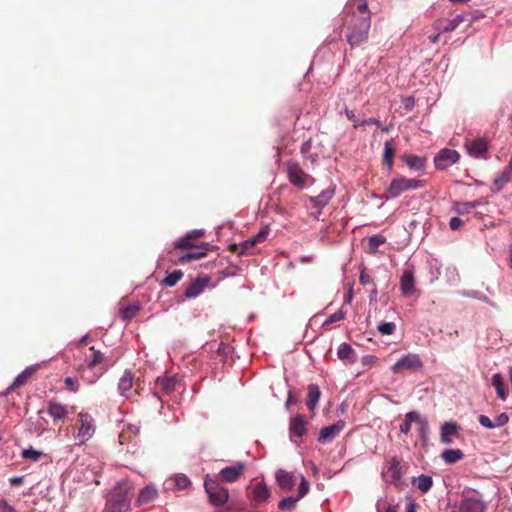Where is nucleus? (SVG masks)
<instances>
[{
    "label": "nucleus",
    "mask_w": 512,
    "mask_h": 512,
    "mask_svg": "<svg viewBox=\"0 0 512 512\" xmlns=\"http://www.w3.org/2000/svg\"><path fill=\"white\" fill-rule=\"evenodd\" d=\"M344 317H345L344 312H343L342 310H339V311H337V312H335V313L331 314V315L327 318V320L324 322V324H323V325H324V326H326V325H329V324H332V323L338 322V321H340V320L344 319Z\"/></svg>",
    "instance_id": "obj_50"
},
{
    "label": "nucleus",
    "mask_w": 512,
    "mask_h": 512,
    "mask_svg": "<svg viewBox=\"0 0 512 512\" xmlns=\"http://www.w3.org/2000/svg\"><path fill=\"white\" fill-rule=\"evenodd\" d=\"M512 180V155L503 172L494 180L491 187L492 192H500L506 184Z\"/></svg>",
    "instance_id": "obj_15"
},
{
    "label": "nucleus",
    "mask_w": 512,
    "mask_h": 512,
    "mask_svg": "<svg viewBox=\"0 0 512 512\" xmlns=\"http://www.w3.org/2000/svg\"><path fill=\"white\" fill-rule=\"evenodd\" d=\"M406 465L401 464V460L394 456L388 461L387 474L390 477V482L395 486L399 487L401 485V480L403 475L407 470Z\"/></svg>",
    "instance_id": "obj_10"
},
{
    "label": "nucleus",
    "mask_w": 512,
    "mask_h": 512,
    "mask_svg": "<svg viewBox=\"0 0 512 512\" xmlns=\"http://www.w3.org/2000/svg\"><path fill=\"white\" fill-rule=\"evenodd\" d=\"M345 114L347 116V118L351 121L354 122V127H358V126H361V122L357 119V117L355 116L354 112L352 110H349L348 108L345 109Z\"/></svg>",
    "instance_id": "obj_56"
},
{
    "label": "nucleus",
    "mask_w": 512,
    "mask_h": 512,
    "mask_svg": "<svg viewBox=\"0 0 512 512\" xmlns=\"http://www.w3.org/2000/svg\"><path fill=\"white\" fill-rule=\"evenodd\" d=\"M139 310H140V305L137 303L128 305V306L124 307L123 309H121V312H120L121 318L124 321H130L137 315Z\"/></svg>",
    "instance_id": "obj_37"
},
{
    "label": "nucleus",
    "mask_w": 512,
    "mask_h": 512,
    "mask_svg": "<svg viewBox=\"0 0 512 512\" xmlns=\"http://www.w3.org/2000/svg\"><path fill=\"white\" fill-rule=\"evenodd\" d=\"M308 422L304 415L297 414L295 417L290 419L289 423V436L293 440L296 438H302L307 433Z\"/></svg>",
    "instance_id": "obj_13"
},
{
    "label": "nucleus",
    "mask_w": 512,
    "mask_h": 512,
    "mask_svg": "<svg viewBox=\"0 0 512 512\" xmlns=\"http://www.w3.org/2000/svg\"><path fill=\"white\" fill-rule=\"evenodd\" d=\"M466 150L470 156L487 159L488 141L486 138H476L465 143Z\"/></svg>",
    "instance_id": "obj_12"
},
{
    "label": "nucleus",
    "mask_w": 512,
    "mask_h": 512,
    "mask_svg": "<svg viewBox=\"0 0 512 512\" xmlns=\"http://www.w3.org/2000/svg\"><path fill=\"white\" fill-rule=\"evenodd\" d=\"M459 158L460 155L456 150L444 148L435 156L434 164L436 168L445 170L455 164Z\"/></svg>",
    "instance_id": "obj_11"
},
{
    "label": "nucleus",
    "mask_w": 512,
    "mask_h": 512,
    "mask_svg": "<svg viewBox=\"0 0 512 512\" xmlns=\"http://www.w3.org/2000/svg\"><path fill=\"white\" fill-rule=\"evenodd\" d=\"M90 351L92 352V356L87 362V367L93 369L103 362L104 355L99 350H96L94 346L90 347Z\"/></svg>",
    "instance_id": "obj_39"
},
{
    "label": "nucleus",
    "mask_w": 512,
    "mask_h": 512,
    "mask_svg": "<svg viewBox=\"0 0 512 512\" xmlns=\"http://www.w3.org/2000/svg\"><path fill=\"white\" fill-rule=\"evenodd\" d=\"M412 482H413V484L417 485V488L422 493L428 492L432 488V485H433L432 477L425 475V474H422V475L418 476L417 478H414Z\"/></svg>",
    "instance_id": "obj_34"
},
{
    "label": "nucleus",
    "mask_w": 512,
    "mask_h": 512,
    "mask_svg": "<svg viewBox=\"0 0 512 512\" xmlns=\"http://www.w3.org/2000/svg\"><path fill=\"white\" fill-rule=\"evenodd\" d=\"M0 512H17V510L7 500L0 499Z\"/></svg>",
    "instance_id": "obj_54"
},
{
    "label": "nucleus",
    "mask_w": 512,
    "mask_h": 512,
    "mask_svg": "<svg viewBox=\"0 0 512 512\" xmlns=\"http://www.w3.org/2000/svg\"><path fill=\"white\" fill-rule=\"evenodd\" d=\"M377 330L382 334V335H391L395 332L396 330V325L395 323L393 322H383V323H380L378 326H377Z\"/></svg>",
    "instance_id": "obj_44"
},
{
    "label": "nucleus",
    "mask_w": 512,
    "mask_h": 512,
    "mask_svg": "<svg viewBox=\"0 0 512 512\" xmlns=\"http://www.w3.org/2000/svg\"><path fill=\"white\" fill-rule=\"evenodd\" d=\"M338 358L343 361H347L349 363H355L356 362V354L352 346L348 343H342L339 346L338 352H337Z\"/></svg>",
    "instance_id": "obj_29"
},
{
    "label": "nucleus",
    "mask_w": 512,
    "mask_h": 512,
    "mask_svg": "<svg viewBox=\"0 0 512 512\" xmlns=\"http://www.w3.org/2000/svg\"><path fill=\"white\" fill-rule=\"evenodd\" d=\"M440 37V33L432 35L429 37L431 43H437Z\"/></svg>",
    "instance_id": "obj_63"
},
{
    "label": "nucleus",
    "mask_w": 512,
    "mask_h": 512,
    "mask_svg": "<svg viewBox=\"0 0 512 512\" xmlns=\"http://www.w3.org/2000/svg\"><path fill=\"white\" fill-rule=\"evenodd\" d=\"M21 456L22 458L27 460L38 461L43 456V453L30 447L28 449L23 450Z\"/></svg>",
    "instance_id": "obj_42"
},
{
    "label": "nucleus",
    "mask_w": 512,
    "mask_h": 512,
    "mask_svg": "<svg viewBox=\"0 0 512 512\" xmlns=\"http://www.w3.org/2000/svg\"><path fill=\"white\" fill-rule=\"evenodd\" d=\"M415 287L414 274L410 270H405L400 279V290L404 296L413 293Z\"/></svg>",
    "instance_id": "obj_22"
},
{
    "label": "nucleus",
    "mask_w": 512,
    "mask_h": 512,
    "mask_svg": "<svg viewBox=\"0 0 512 512\" xmlns=\"http://www.w3.org/2000/svg\"><path fill=\"white\" fill-rule=\"evenodd\" d=\"M441 457L447 464H454L464 458V453L460 449H448L442 452Z\"/></svg>",
    "instance_id": "obj_32"
},
{
    "label": "nucleus",
    "mask_w": 512,
    "mask_h": 512,
    "mask_svg": "<svg viewBox=\"0 0 512 512\" xmlns=\"http://www.w3.org/2000/svg\"><path fill=\"white\" fill-rule=\"evenodd\" d=\"M488 510V503L482 498V496L474 495H462L459 503V512H486Z\"/></svg>",
    "instance_id": "obj_7"
},
{
    "label": "nucleus",
    "mask_w": 512,
    "mask_h": 512,
    "mask_svg": "<svg viewBox=\"0 0 512 512\" xmlns=\"http://www.w3.org/2000/svg\"><path fill=\"white\" fill-rule=\"evenodd\" d=\"M361 126L364 125H376L377 127H381V122L376 118H368L363 121H361Z\"/></svg>",
    "instance_id": "obj_58"
},
{
    "label": "nucleus",
    "mask_w": 512,
    "mask_h": 512,
    "mask_svg": "<svg viewBox=\"0 0 512 512\" xmlns=\"http://www.w3.org/2000/svg\"><path fill=\"white\" fill-rule=\"evenodd\" d=\"M298 501H299V499L297 497H292V496L285 497L279 502L278 508L280 510H284V511L285 510L292 511L295 509Z\"/></svg>",
    "instance_id": "obj_41"
},
{
    "label": "nucleus",
    "mask_w": 512,
    "mask_h": 512,
    "mask_svg": "<svg viewBox=\"0 0 512 512\" xmlns=\"http://www.w3.org/2000/svg\"><path fill=\"white\" fill-rule=\"evenodd\" d=\"M425 185L426 181L424 180L410 179L405 177L394 178L386 188L384 197L386 199L397 198L406 191L420 189Z\"/></svg>",
    "instance_id": "obj_4"
},
{
    "label": "nucleus",
    "mask_w": 512,
    "mask_h": 512,
    "mask_svg": "<svg viewBox=\"0 0 512 512\" xmlns=\"http://www.w3.org/2000/svg\"><path fill=\"white\" fill-rule=\"evenodd\" d=\"M509 422V416L507 413L503 412L499 414L494 421L495 428L496 427H502L506 425Z\"/></svg>",
    "instance_id": "obj_52"
},
{
    "label": "nucleus",
    "mask_w": 512,
    "mask_h": 512,
    "mask_svg": "<svg viewBox=\"0 0 512 512\" xmlns=\"http://www.w3.org/2000/svg\"><path fill=\"white\" fill-rule=\"evenodd\" d=\"M183 275L184 273L181 270H175L161 280L160 286L173 287L183 278Z\"/></svg>",
    "instance_id": "obj_36"
},
{
    "label": "nucleus",
    "mask_w": 512,
    "mask_h": 512,
    "mask_svg": "<svg viewBox=\"0 0 512 512\" xmlns=\"http://www.w3.org/2000/svg\"><path fill=\"white\" fill-rule=\"evenodd\" d=\"M24 477L23 476H17L10 479V483L12 486H19L23 483Z\"/></svg>",
    "instance_id": "obj_60"
},
{
    "label": "nucleus",
    "mask_w": 512,
    "mask_h": 512,
    "mask_svg": "<svg viewBox=\"0 0 512 512\" xmlns=\"http://www.w3.org/2000/svg\"><path fill=\"white\" fill-rule=\"evenodd\" d=\"M423 363L417 354H407L399 359L393 366L392 372L397 374L403 371L416 372L421 370Z\"/></svg>",
    "instance_id": "obj_8"
},
{
    "label": "nucleus",
    "mask_w": 512,
    "mask_h": 512,
    "mask_svg": "<svg viewBox=\"0 0 512 512\" xmlns=\"http://www.w3.org/2000/svg\"><path fill=\"white\" fill-rule=\"evenodd\" d=\"M47 412L54 422L64 421L69 413L67 406L54 401L48 403Z\"/></svg>",
    "instance_id": "obj_18"
},
{
    "label": "nucleus",
    "mask_w": 512,
    "mask_h": 512,
    "mask_svg": "<svg viewBox=\"0 0 512 512\" xmlns=\"http://www.w3.org/2000/svg\"><path fill=\"white\" fill-rule=\"evenodd\" d=\"M307 401L306 405L310 411H314L321 396V391L316 384H310L307 387Z\"/></svg>",
    "instance_id": "obj_26"
},
{
    "label": "nucleus",
    "mask_w": 512,
    "mask_h": 512,
    "mask_svg": "<svg viewBox=\"0 0 512 512\" xmlns=\"http://www.w3.org/2000/svg\"><path fill=\"white\" fill-rule=\"evenodd\" d=\"M176 384L177 379L174 376L158 378L155 384V393L158 394L159 392H161L165 395H169L175 390Z\"/></svg>",
    "instance_id": "obj_20"
},
{
    "label": "nucleus",
    "mask_w": 512,
    "mask_h": 512,
    "mask_svg": "<svg viewBox=\"0 0 512 512\" xmlns=\"http://www.w3.org/2000/svg\"><path fill=\"white\" fill-rule=\"evenodd\" d=\"M359 281L361 284L363 285H368V284H371L373 283V280L372 278L370 277V275H368L367 273H365L364 271L361 272L360 274V277H359Z\"/></svg>",
    "instance_id": "obj_57"
},
{
    "label": "nucleus",
    "mask_w": 512,
    "mask_h": 512,
    "mask_svg": "<svg viewBox=\"0 0 512 512\" xmlns=\"http://www.w3.org/2000/svg\"><path fill=\"white\" fill-rule=\"evenodd\" d=\"M268 234V227L262 228L255 236L251 237V240L253 241L254 245H256L266 240Z\"/></svg>",
    "instance_id": "obj_48"
},
{
    "label": "nucleus",
    "mask_w": 512,
    "mask_h": 512,
    "mask_svg": "<svg viewBox=\"0 0 512 512\" xmlns=\"http://www.w3.org/2000/svg\"><path fill=\"white\" fill-rule=\"evenodd\" d=\"M459 427L455 423L446 422L441 427V442L444 444H450L452 442L451 437L457 435Z\"/></svg>",
    "instance_id": "obj_28"
},
{
    "label": "nucleus",
    "mask_w": 512,
    "mask_h": 512,
    "mask_svg": "<svg viewBox=\"0 0 512 512\" xmlns=\"http://www.w3.org/2000/svg\"><path fill=\"white\" fill-rule=\"evenodd\" d=\"M286 171L290 183L298 188H303L310 178L296 162H288L286 164Z\"/></svg>",
    "instance_id": "obj_9"
},
{
    "label": "nucleus",
    "mask_w": 512,
    "mask_h": 512,
    "mask_svg": "<svg viewBox=\"0 0 512 512\" xmlns=\"http://www.w3.org/2000/svg\"><path fill=\"white\" fill-rule=\"evenodd\" d=\"M386 241L382 235H373L369 238V247L371 251H376L379 246L384 244Z\"/></svg>",
    "instance_id": "obj_45"
},
{
    "label": "nucleus",
    "mask_w": 512,
    "mask_h": 512,
    "mask_svg": "<svg viewBox=\"0 0 512 512\" xmlns=\"http://www.w3.org/2000/svg\"><path fill=\"white\" fill-rule=\"evenodd\" d=\"M132 489L133 487L128 481L118 482L108 497L106 503L108 509H116L120 512H127L130 507V495Z\"/></svg>",
    "instance_id": "obj_3"
},
{
    "label": "nucleus",
    "mask_w": 512,
    "mask_h": 512,
    "mask_svg": "<svg viewBox=\"0 0 512 512\" xmlns=\"http://www.w3.org/2000/svg\"><path fill=\"white\" fill-rule=\"evenodd\" d=\"M251 495L254 502L262 503L269 499L271 492L267 485L261 481L253 486Z\"/></svg>",
    "instance_id": "obj_21"
},
{
    "label": "nucleus",
    "mask_w": 512,
    "mask_h": 512,
    "mask_svg": "<svg viewBox=\"0 0 512 512\" xmlns=\"http://www.w3.org/2000/svg\"><path fill=\"white\" fill-rule=\"evenodd\" d=\"M309 489H310V485H309L308 481L305 479V477L302 475L301 476V482H300L299 487H298L297 498L299 500L301 498H303L309 492Z\"/></svg>",
    "instance_id": "obj_47"
},
{
    "label": "nucleus",
    "mask_w": 512,
    "mask_h": 512,
    "mask_svg": "<svg viewBox=\"0 0 512 512\" xmlns=\"http://www.w3.org/2000/svg\"><path fill=\"white\" fill-rule=\"evenodd\" d=\"M344 427L345 422L343 420H339L330 426L323 427L320 430L318 440L322 443L329 442L337 435H339L340 432L344 429Z\"/></svg>",
    "instance_id": "obj_14"
},
{
    "label": "nucleus",
    "mask_w": 512,
    "mask_h": 512,
    "mask_svg": "<svg viewBox=\"0 0 512 512\" xmlns=\"http://www.w3.org/2000/svg\"><path fill=\"white\" fill-rule=\"evenodd\" d=\"M36 370V366L27 367L14 379L12 385L9 387V390L25 385L28 382V380L32 377V375L36 372Z\"/></svg>",
    "instance_id": "obj_27"
},
{
    "label": "nucleus",
    "mask_w": 512,
    "mask_h": 512,
    "mask_svg": "<svg viewBox=\"0 0 512 512\" xmlns=\"http://www.w3.org/2000/svg\"><path fill=\"white\" fill-rule=\"evenodd\" d=\"M204 488L212 505L220 507L228 501V489L221 485L217 479L207 476L204 481Z\"/></svg>",
    "instance_id": "obj_5"
},
{
    "label": "nucleus",
    "mask_w": 512,
    "mask_h": 512,
    "mask_svg": "<svg viewBox=\"0 0 512 512\" xmlns=\"http://www.w3.org/2000/svg\"><path fill=\"white\" fill-rule=\"evenodd\" d=\"M492 385L495 387L497 395L499 396V398H501L502 400H505L506 397H507V393H506V391L504 389L503 379H502V376L500 374H494L493 375V377H492Z\"/></svg>",
    "instance_id": "obj_38"
},
{
    "label": "nucleus",
    "mask_w": 512,
    "mask_h": 512,
    "mask_svg": "<svg viewBox=\"0 0 512 512\" xmlns=\"http://www.w3.org/2000/svg\"><path fill=\"white\" fill-rule=\"evenodd\" d=\"M276 481L280 488L284 491H290L295 485V479L293 475L282 469L276 472Z\"/></svg>",
    "instance_id": "obj_24"
},
{
    "label": "nucleus",
    "mask_w": 512,
    "mask_h": 512,
    "mask_svg": "<svg viewBox=\"0 0 512 512\" xmlns=\"http://www.w3.org/2000/svg\"><path fill=\"white\" fill-rule=\"evenodd\" d=\"M476 206L477 204L475 202L460 203L456 205L455 210L458 214H465L469 213Z\"/></svg>",
    "instance_id": "obj_46"
},
{
    "label": "nucleus",
    "mask_w": 512,
    "mask_h": 512,
    "mask_svg": "<svg viewBox=\"0 0 512 512\" xmlns=\"http://www.w3.org/2000/svg\"><path fill=\"white\" fill-rule=\"evenodd\" d=\"M401 159L412 170H422L425 167V159L413 154H404Z\"/></svg>",
    "instance_id": "obj_30"
},
{
    "label": "nucleus",
    "mask_w": 512,
    "mask_h": 512,
    "mask_svg": "<svg viewBox=\"0 0 512 512\" xmlns=\"http://www.w3.org/2000/svg\"><path fill=\"white\" fill-rule=\"evenodd\" d=\"M464 21V17L462 15H457L453 19H443L436 23V28L439 32H451L454 31L460 23Z\"/></svg>",
    "instance_id": "obj_25"
},
{
    "label": "nucleus",
    "mask_w": 512,
    "mask_h": 512,
    "mask_svg": "<svg viewBox=\"0 0 512 512\" xmlns=\"http://www.w3.org/2000/svg\"><path fill=\"white\" fill-rule=\"evenodd\" d=\"M244 468L243 463H237L234 466L225 467L219 472V477L228 483L235 482L243 473Z\"/></svg>",
    "instance_id": "obj_17"
},
{
    "label": "nucleus",
    "mask_w": 512,
    "mask_h": 512,
    "mask_svg": "<svg viewBox=\"0 0 512 512\" xmlns=\"http://www.w3.org/2000/svg\"><path fill=\"white\" fill-rule=\"evenodd\" d=\"M347 10L351 13L344 20L346 26V39L351 48L362 45L368 40L371 27V12L367 0H355L348 2Z\"/></svg>",
    "instance_id": "obj_1"
},
{
    "label": "nucleus",
    "mask_w": 512,
    "mask_h": 512,
    "mask_svg": "<svg viewBox=\"0 0 512 512\" xmlns=\"http://www.w3.org/2000/svg\"><path fill=\"white\" fill-rule=\"evenodd\" d=\"M417 420H419V413L417 411L408 412L403 423L400 425V431L403 434H408L411 430V424L417 423Z\"/></svg>",
    "instance_id": "obj_35"
},
{
    "label": "nucleus",
    "mask_w": 512,
    "mask_h": 512,
    "mask_svg": "<svg viewBox=\"0 0 512 512\" xmlns=\"http://www.w3.org/2000/svg\"><path fill=\"white\" fill-rule=\"evenodd\" d=\"M79 427L76 437L80 440L79 444H84L86 441L91 439L96 431L95 421L93 417L84 412L78 414Z\"/></svg>",
    "instance_id": "obj_6"
},
{
    "label": "nucleus",
    "mask_w": 512,
    "mask_h": 512,
    "mask_svg": "<svg viewBox=\"0 0 512 512\" xmlns=\"http://www.w3.org/2000/svg\"><path fill=\"white\" fill-rule=\"evenodd\" d=\"M88 339H89V335H84L81 340H80V344L81 345H85L88 343Z\"/></svg>",
    "instance_id": "obj_64"
},
{
    "label": "nucleus",
    "mask_w": 512,
    "mask_h": 512,
    "mask_svg": "<svg viewBox=\"0 0 512 512\" xmlns=\"http://www.w3.org/2000/svg\"><path fill=\"white\" fill-rule=\"evenodd\" d=\"M188 235L193 240H197V239L201 238L204 235V231L203 230H193V231L188 232Z\"/></svg>",
    "instance_id": "obj_59"
},
{
    "label": "nucleus",
    "mask_w": 512,
    "mask_h": 512,
    "mask_svg": "<svg viewBox=\"0 0 512 512\" xmlns=\"http://www.w3.org/2000/svg\"><path fill=\"white\" fill-rule=\"evenodd\" d=\"M464 222L459 217H453L450 220L449 226L452 230H458L460 227H462Z\"/></svg>",
    "instance_id": "obj_55"
},
{
    "label": "nucleus",
    "mask_w": 512,
    "mask_h": 512,
    "mask_svg": "<svg viewBox=\"0 0 512 512\" xmlns=\"http://www.w3.org/2000/svg\"><path fill=\"white\" fill-rule=\"evenodd\" d=\"M418 425V430H419V434L422 438H425L428 431H429V426H428V423L425 419H423L420 415H419V420H417V423Z\"/></svg>",
    "instance_id": "obj_49"
},
{
    "label": "nucleus",
    "mask_w": 512,
    "mask_h": 512,
    "mask_svg": "<svg viewBox=\"0 0 512 512\" xmlns=\"http://www.w3.org/2000/svg\"><path fill=\"white\" fill-rule=\"evenodd\" d=\"M209 278L208 277H198L194 281H192L189 285H187L184 296L188 299L195 298L199 296L208 285Z\"/></svg>",
    "instance_id": "obj_16"
},
{
    "label": "nucleus",
    "mask_w": 512,
    "mask_h": 512,
    "mask_svg": "<svg viewBox=\"0 0 512 512\" xmlns=\"http://www.w3.org/2000/svg\"><path fill=\"white\" fill-rule=\"evenodd\" d=\"M64 382H65L66 388L69 389L70 391H72V392L78 391L79 385L75 379H73L71 377H67V378H65Z\"/></svg>",
    "instance_id": "obj_53"
},
{
    "label": "nucleus",
    "mask_w": 512,
    "mask_h": 512,
    "mask_svg": "<svg viewBox=\"0 0 512 512\" xmlns=\"http://www.w3.org/2000/svg\"><path fill=\"white\" fill-rule=\"evenodd\" d=\"M158 497V491L154 485H147L139 491L136 499V505L142 506L148 504Z\"/></svg>",
    "instance_id": "obj_19"
},
{
    "label": "nucleus",
    "mask_w": 512,
    "mask_h": 512,
    "mask_svg": "<svg viewBox=\"0 0 512 512\" xmlns=\"http://www.w3.org/2000/svg\"><path fill=\"white\" fill-rule=\"evenodd\" d=\"M174 248L179 250H193L190 252L183 253L177 258L175 251L170 252L173 263L181 265L203 258L204 256H206L208 251L216 250L217 246H213L207 242L196 244L195 240H193L187 233L184 237L180 238L178 241L175 242Z\"/></svg>",
    "instance_id": "obj_2"
},
{
    "label": "nucleus",
    "mask_w": 512,
    "mask_h": 512,
    "mask_svg": "<svg viewBox=\"0 0 512 512\" xmlns=\"http://www.w3.org/2000/svg\"><path fill=\"white\" fill-rule=\"evenodd\" d=\"M295 402H296V400L294 399L293 395L291 393H289L288 398H287V400L285 402L286 408H289V406L292 405Z\"/></svg>",
    "instance_id": "obj_62"
},
{
    "label": "nucleus",
    "mask_w": 512,
    "mask_h": 512,
    "mask_svg": "<svg viewBox=\"0 0 512 512\" xmlns=\"http://www.w3.org/2000/svg\"><path fill=\"white\" fill-rule=\"evenodd\" d=\"M416 507H417V504L414 503V502H410L409 504H407L406 506V512H416Z\"/></svg>",
    "instance_id": "obj_61"
},
{
    "label": "nucleus",
    "mask_w": 512,
    "mask_h": 512,
    "mask_svg": "<svg viewBox=\"0 0 512 512\" xmlns=\"http://www.w3.org/2000/svg\"><path fill=\"white\" fill-rule=\"evenodd\" d=\"M478 420H479L480 425L486 429H494L495 428L494 421H492L486 415H480Z\"/></svg>",
    "instance_id": "obj_51"
},
{
    "label": "nucleus",
    "mask_w": 512,
    "mask_h": 512,
    "mask_svg": "<svg viewBox=\"0 0 512 512\" xmlns=\"http://www.w3.org/2000/svg\"><path fill=\"white\" fill-rule=\"evenodd\" d=\"M255 247L253 241L250 239L244 241L241 245L232 244L230 246V250L232 252L238 253L239 255H242L244 253L249 252L251 249Z\"/></svg>",
    "instance_id": "obj_40"
},
{
    "label": "nucleus",
    "mask_w": 512,
    "mask_h": 512,
    "mask_svg": "<svg viewBox=\"0 0 512 512\" xmlns=\"http://www.w3.org/2000/svg\"><path fill=\"white\" fill-rule=\"evenodd\" d=\"M173 482L178 489H186L191 484L190 479L184 474L176 475Z\"/></svg>",
    "instance_id": "obj_43"
},
{
    "label": "nucleus",
    "mask_w": 512,
    "mask_h": 512,
    "mask_svg": "<svg viewBox=\"0 0 512 512\" xmlns=\"http://www.w3.org/2000/svg\"><path fill=\"white\" fill-rule=\"evenodd\" d=\"M395 154V148L391 141H386L384 144V152L382 162L384 165L388 167V169H392L394 161L393 157Z\"/></svg>",
    "instance_id": "obj_33"
},
{
    "label": "nucleus",
    "mask_w": 512,
    "mask_h": 512,
    "mask_svg": "<svg viewBox=\"0 0 512 512\" xmlns=\"http://www.w3.org/2000/svg\"><path fill=\"white\" fill-rule=\"evenodd\" d=\"M134 385V377L131 371L126 370L118 383V390L121 395L126 396L128 398L131 397L129 392L131 391Z\"/></svg>",
    "instance_id": "obj_23"
},
{
    "label": "nucleus",
    "mask_w": 512,
    "mask_h": 512,
    "mask_svg": "<svg viewBox=\"0 0 512 512\" xmlns=\"http://www.w3.org/2000/svg\"><path fill=\"white\" fill-rule=\"evenodd\" d=\"M334 195V188H328L324 191H322L319 195L312 197L311 202L316 207H324L328 204V202L332 199Z\"/></svg>",
    "instance_id": "obj_31"
}]
</instances>
